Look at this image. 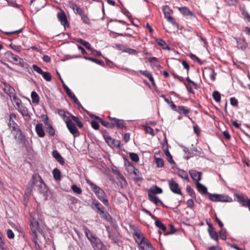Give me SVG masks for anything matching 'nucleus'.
Here are the masks:
<instances>
[{"instance_id": "f257e3e1", "label": "nucleus", "mask_w": 250, "mask_h": 250, "mask_svg": "<svg viewBox=\"0 0 250 250\" xmlns=\"http://www.w3.org/2000/svg\"><path fill=\"white\" fill-rule=\"evenodd\" d=\"M83 229L86 237L91 242L94 250H102L103 244L101 240L95 236L91 231L85 227H83Z\"/></svg>"}, {"instance_id": "f03ea898", "label": "nucleus", "mask_w": 250, "mask_h": 250, "mask_svg": "<svg viewBox=\"0 0 250 250\" xmlns=\"http://www.w3.org/2000/svg\"><path fill=\"white\" fill-rule=\"evenodd\" d=\"M87 183L90 186L92 189L95 192L99 199L101 200L105 206H107L108 205V201L106 198V195L104 191L89 180H87Z\"/></svg>"}, {"instance_id": "7ed1b4c3", "label": "nucleus", "mask_w": 250, "mask_h": 250, "mask_svg": "<svg viewBox=\"0 0 250 250\" xmlns=\"http://www.w3.org/2000/svg\"><path fill=\"white\" fill-rule=\"evenodd\" d=\"M208 195L209 199L213 202H221L228 203L233 202V199H232V198L227 195L218 194L214 193H208Z\"/></svg>"}, {"instance_id": "20e7f679", "label": "nucleus", "mask_w": 250, "mask_h": 250, "mask_svg": "<svg viewBox=\"0 0 250 250\" xmlns=\"http://www.w3.org/2000/svg\"><path fill=\"white\" fill-rule=\"evenodd\" d=\"M3 91L6 94L9 95L11 100L14 101L19 107H20V103L21 101L16 96L15 89L10 85L5 84L3 88Z\"/></svg>"}, {"instance_id": "39448f33", "label": "nucleus", "mask_w": 250, "mask_h": 250, "mask_svg": "<svg viewBox=\"0 0 250 250\" xmlns=\"http://www.w3.org/2000/svg\"><path fill=\"white\" fill-rule=\"evenodd\" d=\"M234 196L235 200L241 204L242 207L248 208L250 205V199L249 198H245L242 194H239L236 193H234Z\"/></svg>"}, {"instance_id": "423d86ee", "label": "nucleus", "mask_w": 250, "mask_h": 250, "mask_svg": "<svg viewBox=\"0 0 250 250\" xmlns=\"http://www.w3.org/2000/svg\"><path fill=\"white\" fill-rule=\"evenodd\" d=\"M31 229L32 233L33 239L35 245H37V240L38 239L37 231H39V224L35 219L31 220Z\"/></svg>"}, {"instance_id": "0eeeda50", "label": "nucleus", "mask_w": 250, "mask_h": 250, "mask_svg": "<svg viewBox=\"0 0 250 250\" xmlns=\"http://www.w3.org/2000/svg\"><path fill=\"white\" fill-rule=\"evenodd\" d=\"M32 67L35 71L42 75L45 80L47 82L51 81L52 76L49 72L43 71L36 64H33Z\"/></svg>"}, {"instance_id": "6e6552de", "label": "nucleus", "mask_w": 250, "mask_h": 250, "mask_svg": "<svg viewBox=\"0 0 250 250\" xmlns=\"http://www.w3.org/2000/svg\"><path fill=\"white\" fill-rule=\"evenodd\" d=\"M38 177L40 178H41V177L37 175L36 174L33 175L31 181L28 183L27 187L25 191V194L27 196H28L31 194L33 189V188L34 186L36 184ZM40 179L42 180L41 179Z\"/></svg>"}, {"instance_id": "1a4fd4ad", "label": "nucleus", "mask_w": 250, "mask_h": 250, "mask_svg": "<svg viewBox=\"0 0 250 250\" xmlns=\"http://www.w3.org/2000/svg\"><path fill=\"white\" fill-rule=\"evenodd\" d=\"M66 124L71 133L76 136L79 135V131L71 120H66Z\"/></svg>"}, {"instance_id": "9d476101", "label": "nucleus", "mask_w": 250, "mask_h": 250, "mask_svg": "<svg viewBox=\"0 0 250 250\" xmlns=\"http://www.w3.org/2000/svg\"><path fill=\"white\" fill-rule=\"evenodd\" d=\"M237 43V47L238 49L244 51L248 47V43L245 38H235Z\"/></svg>"}, {"instance_id": "9b49d317", "label": "nucleus", "mask_w": 250, "mask_h": 250, "mask_svg": "<svg viewBox=\"0 0 250 250\" xmlns=\"http://www.w3.org/2000/svg\"><path fill=\"white\" fill-rule=\"evenodd\" d=\"M168 185L170 190L175 193L181 194V191L179 188V185L177 182L173 179H171L168 181Z\"/></svg>"}, {"instance_id": "f8f14e48", "label": "nucleus", "mask_w": 250, "mask_h": 250, "mask_svg": "<svg viewBox=\"0 0 250 250\" xmlns=\"http://www.w3.org/2000/svg\"><path fill=\"white\" fill-rule=\"evenodd\" d=\"M134 236H135V239L136 242L140 246V248L143 250H145L144 246H142L143 244V242L144 241L145 237L143 236V234L140 231H137L134 233Z\"/></svg>"}, {"instance_id": "ddd939ff", "label": "nucleus", "mask_w": 250, "mask_h": 250, "mask_svg": "<svg viewBox=\"0 0 250 250\" xmlns=\"http://www.w3.org/2000/svg\"><path fill=\"white\" fill-rule=\"evenodd\" d=\"M192 179L196 182L199 181L201 179L202 173L201 172L196 171V170H190L188 171Z\"/></svg>"}, {"instance_id": "4468645a", "label": "nucleus", "mask_w": 250, "mask_h": 250, "mask_svg": "<svg viewBox=\"0 0 250 250\" xmlns=\"http://www.w3.org/2000/svg\"><path fill=\"white\" fill-rule=\"evenodd\" d=\"M63 87L66 94L74 101V103L79 104L80 103L79 102L78 99L76 97L74 94L71 92L68 86L65 84H63Z\"/></svg>"}, {"instance_id": "2eb2a0df", "label": "nucleus", "mask_w": 250, "mask_h": 250, "mask_svg": "<svg viewBox=\"0 0 250 250\" xmlns=\"http://www.w3.org/2000/svg\"><path fill=\"white\" fill-rule=\"evenodd\" d=\"M107 230L108 233L109 237L115 243H118L119 241L118 238V233L115 229H113L111 232L110 231L109 227H107Z\"/></svg>"}, {"instance_id": "dca6fc26", "label": "nucleus", "mask_w": 250, "mask_h": 250, "mask_svg": "<svg viewBox=\"0 0 250 250\" xmlns=\"http://www.w3.org/2000/svg\"><path fill=\"white\" fill-rule=\"evenodd\" d=\"M10 128H12V130L16 132V134H15V138H17V137L20 139H22V134L19 128V126L16 124L15 122H13V126H12Z\"/></svg>"}, {"instance_id": "f3484780", "label": "nucleus", "mask_w": 250, "mask_h": 250, "mask_svg": "<svg viewBox=\"0 0 250 250\" xmlns=\"http://www.w3.org/2000/svg\"><path fill=\"white\" fill-rule=\"evenodd\" d=\"M57 17L61 23L65 27L66 25H68L67 18L64 12H60L57 14Z\"/></svg>"}, {"instance_id": "a211bd4d", "label": "nucleus", "mask_w": 250, "mask_h": 250, "mask_svg": "<svg viewBox=\"0 0 250 250\" xmlns=\"http://www.w3.org/2000/svg\"><path fill=\"white\" fill-rule=\"evenodd\" d=\"M36 131L40 137H43L45 136V132L43 129V125L41 123L38 124L35 127Z\"/></svg>"}, {"instance_id": "6ab92c4d", "label": "nucleus", "mask_w": 250, "mask_h": 250, "mask_svg": "<svg viewBox=\"0 0 250 250\" xmlns=\"http://www.w3.org/2000/svg\"><path fill=\"white\" fill-rule=\"evenodd\" d=\"M199 87H200V86L197 83H194V82H193L192 81H191V80H190L188 78V92H189L192 93V94H194V92L193 91V88H194V89H198Z\"/></svg>"}, {"instance_id": "aec40b11", "label": "nucleus", "mask_w": 250, "mask_h": 250, "mask_svg": "<svg viewBox=\"0 0 250 250\" xmlns=\"http://www.w3.org/2000/svg\"><path fill=\"white\" fill-rule=\"evenodd\" d=\"M196 186L198 191L201 194H206L209 193L208 192L207 188L203 184L197 182L196 183Z\"/></svg>"}, {"instance_id": "412c9836", "label": "nucleus", "mask_w": 250, "mask_h": 250, "mask_svg": "<svg viewBox=\"0 0 250 250\" xmlns=\"http://www.w3.org/2000/svg\"><path fill=\"white\" fill-rule=\"evenodd\" d=\"M53 156L56 160L61 165H63L64 163L63 158L62 157L60 154L56 150H54L52 152Z\"/></svg>"}, {"instance_id": "4be33fe9", "label": "nucleus", "mask_w": 250, "mask_h": 250, "mask_svg": "<svg viewBox=\"0 0 250 250\" xmlns=\"http://www.w3.org/2000/svg\"><path fill=\"white\" fill-rule=\"evenodd\" d=\"M162 192L163 190L161 188L157 186H155L150 188L148 192V194L155 195V194H156L162 193Z\"/></svg>"}, {"instance_id": "5701e85b", "label": "nucleus", "mask_w": 250, "mask_h": 250, "mask_svg": "<svg viewBox=\"0 0 250 250\" xmlns=\"http://www.w3.org/2000/svg\"><path fill=\"white\" fill-rule=\"evenodd\" d=\"M93 208L97 210L98 213L101 214L104 213V208L98 202L93 204Z\"/></svg>"}, {"instance_id": "b1692460", "label": "nucleus", "mask_w": 250, "mask_h": 250, "mask_svg": "<svg viewBox=\"0 0 250 250\" xmlns=\"http://www.w3.org/2000/svg\"><path fill=\"white\" fill-rule=\"evenodd\" d=\"M156 42L164 49L170 50V48L168 46L166 42L162 39H156Z\"/></svg>"}, {"instance_id": "393cba45", "label": "nucleus", "mask_w": 250, "mask_h": 250, "mask_svg": "<svg viewBox=\"0 0 250 250\" xmlns=\"http://www.w3.org/2000/svg\"><path fill=\"white\" fill-rule=\"evenodd\" d=\"M113 119L114 121L113 124H115V126L121 128L125 127V123L123 120L116 118H114Z\"/></svg>"}, {"instance_id": "a878e982", "label": "nucleus", "mask_w": 250, "mask_h": 250, "mask_svg": "<svg viewBox=\"0 0 250 250\" xmlns=\"http://www.w3.org/2000/svg\"><path fill=\"white\" fill-rule=\"evenodd\" d=\"M208 231L210 237L212 239L217 241L218 240V236L217 232L215 231L214 229H208Z\"/></svg>"}, {"instance_id": "bb28decb", "label": "nucleus", "mask_w": 250, "mask_h": 250, "mask_svg": "<svg viewBox=\"0 0 250 250\" xmlns=\"http://www.w3.org/2000/svg\"><path fill=\"white\" fill-rule=\"evenodd\" d=\"M140 72L141 74H142L143 75L147 77V78L149 79V80L151 82V83L152 84L154 83V80L153 78L150 73L148 72L147 70H145V71L140 70Z\"/></svg>"}, {"instance_id": "cd10ccee", "label": "nucleus", "mask_w": 250, "mask_h": 250, "mask_svg": "<svg viewBox=\"0 0 250 250\" xmlns=\"http://www.w3.org/2000/svg\"><path fill=\"white\" fill-rule=\"evenodd\" d=\"M150 200L153 202L156 205H157L158 203H160L163 204L162 201L155 195H151L150 194H148Z\"/></svg>"}, {"instance_id": "c85d7f7f", "label": "nucleus", "mask_w": 250, "mask_h": 250, "mask_svg": "<svg viewBox=\"0 0 250 250\" xmlns=\"http://www.w3.org/2000/svg\"><path fill=\"white\" fill-rule=\"evenodd\" d=\"M188 56L193 61V62H197V63H198L199 64H202V61L195 55L190 53V54H188Z\"/></svg>"}, {"instance_id": "c756f323", "label": "nucleus", "mask_w": 250, "mask_h": 250, "mask_svg": "<svg viewBox=\"0 0 250 250\" xmlns=\"http://www.w3.org/2000/svg\"><path fill=\"white\" fill-rule=\"evenodd\" d=\"M177 173L182 178L188 180V173L186 171L178 169Z\"/></svg>"}, {"instance_id": "7c9ffc66", "label": "nucleus", "mask_w": 250, "mask_h": 250, "mask_svg": "<svg viewBox=\"0 0 250 250\" xmlns=\"http://www.w3.org/2000/svg\"><path fill=\"white\" fill-rule=\"evenodd\" d=\"M142 246H144L145 250L146 249V250H154L153 247L152 246L149 242L145 239H144L143 244Z\"/></svg>"}, {"instance_id": "2f4dec72", "label": "nucleus", "mask_w": 250, "mask_h": 250, "mask_svg": "<svg viewBox=\"0 0 250 250\" xmlns=\"http://www.w3.org/2000/svg\"><path fill=\"white\" fill-rule=\"evenodd\" d=\"M53 174L54 176V178L56 180H61V172L59 169L56 168L53 170Z\"/></svg>"}, {"instance_id": "473e14b6", "label": "nucleus", "mask_w": 250, "mask_h": 250, "mask_svg": "<svg viewBox=\"0 0 250 250\" xmlns=\"http://www.w3.org/2000/svg\"><path fill=\"white\" fill-rule=\"evenodd\" d=\"M6 54L7 55V56L10 57L11 59H12L16 63H17V62H18L19 60L20 59V58L19 56L13 54L12 52H11L10 51L6 52Z\"/></svg>"}, {"instance_id": "72a5a7b5", "label": "nucleus", "mask_w": 250, "mask_h": 250, "mask_svg": "<svg viewBox=\"0 0 250 250\" xmlns=\"http://www.w3.org/2000/svg\"><path fill=\"white\" fill-rule=\"evenodd\" d=\"M212 97L213 100L216 102H220L221 100V95L220 93L217 91H214L212 93Z\"/></svg>"}, {"instance_id": "f704fd0d", "label": "nucleus", "mask_w": 250, "mask_h": 250, "mask_svg": "<svg viewBox=\"0 0 250 250\" xmlns=\"http://www.w3.org/2000/svg\"><path fill=\"white\" fill-rule=\"evenodd\" d=\"M32 102L33 103L38 104L39 102V97L37 93L35 91H32L31 95Z\"/></svg>"}, {"instance_id": "c9c22d12", "label": "nucleus", "mask_w": 250, "mask_h": 250, "mask_svg": "<svg viewBox=\"0 0 250 250\" xmlns=\"http://www.w3.org/2000/svg\"><path fill=\"white\" fill-rule=\"evenodd\" d=\"M77 42H78L81 43L82 45H83L87 49L91 50V45L89 42H88L85 41H83V40H82L81 39H78Z\"/></svg>"}, {"instance_id": "e433bc0d", "label": "nucleus", "mask_w": 250, "mask_h": 250, "mask_svg": "<svg viewBox=\"0 0 250 250\" xmlns=\"http://www.w3.org/2000/svg\"><path fill=\"white\" fill-rule=\"evenodd\" d=\"M188 119H190L192 121V123L193 124V130H194V133L197 135V136H199L200 133V128L198 126V125L197 124H195L194 122L192 121V120L191 118H190L189 117H188Z\"/></svg>"}, {"instance_id": "4c0bfd02", "label": "nucleus", "mask_w": 250, "mask_h": 250, "mask_svg": "<svg viewBox=\"0 0 250 250\" xmlns=\"http://www.w3.org/2000/svg\"><path fill=\"white\" fill-rule=\"evenodd\" d=\"M46 130L47 133L49 134L50 136H54L55 135V129L51 124L46 126Z\"/></svg>"}, {"instance_id": "58836bf2", "label": "nucleus", "mask_w": 250, "mask_h": 250, "mask_svg": "<svg viewBox=\"0 0 250 250\" xmlns=\"http://www.w3.org/2000/svg\"><path fill=\"white\" fill-rule=\"evenodd\" d=\"M73 9L74 10H75V13L79 14L81 16L84 14L83 10L78 7L76 4L73 5Z\"/></svg>"}, {"instance_id": "ea45409f", "label": "nucleus", "mask_w": 250, "mask_h": 250, "mask_svg": "<svg viewBox=\"0 0 250 250\" xmlns=\"http://www.w3.org/2000/svg\"><path fill=\"white\" fill-rule=\"evenodd\" d=\"M71 117L72 119L76 123L77 125L80 127L82 128L83 126V124L80 120L79 118L78 117L74 116L72 115H71Z\"/></svg>"}, {"instance_id": "a19ab883", "label": "nucleus", "mask_w": 250, "mask_h": 250, "mask_svg": "<svg viewBox=\"0 0 250 250\" xmlns=\"http://www.w3.org/2000/svg\"><path fill=\"white\" fill-rule=\"evenodd\" d=\"M58 114L62 117L64 121L66 123V120H69V117L66 116L65 112L63 110L59 109L58 111Z\"/></svg>"}, {"instance_id": "79ce46f5", "label": "nucleus", "mask_w": 250, "mask_h": 250, "mask_svg": "<svg viewBox=\"0 0 250 250\" xmlns=\"http://www.w3.org/2000/svg\"><path fill=\"white\" fill-rule=\"evenodd\" d=\"M102 125H103L104 126L108 127V128H113L115 126V124H113V123H110L108 122L105 121L104 120H101V123Z\"/></svg>"}, {"instance_id": "37998d69", "label": "nucleus", "mask_w": 250, "mask_h": 250, "mask_svg": "<svg viewBox=\"0 0 250 250\" xmlns=\"http://www.w3.org/2000/svg\"><path fill=\"white\" fill-rule=\"evenodd\" d=\"M163 10L165 16V18L170 16L171 10L169 7L167 5H165L163 8Z\"/></svg>"}, {"instance_id": "c03bdc74", "label": "nucleus", "mask_w": 250, "mask_h": 250, "mask_svg": "<svg viewBox=\"0 0 250 250\" xmlns=\"http://www.w3.org/2000/svg\"><path fill=\"white\" fill-rule=\"evenodd\" d=\"M85 58L88 60L91 61L93 62H94L95 63L98 64H100L101 65H103L104 64V62L102 60H99L94 59L93 58H90V57H87V58L85 57Z\"/></svg>"}, {"instance_id": "a18cd8bd", "label": "nucleus", "mask_w": 250, "mask_h": 250, "mask_svg": "<svg viewBox=\"0 0 250 250\" xmlns=\"http://www.w3.org/2000/svg\"><path fill=\"white\" fill-rule=\"evenodd\" d=\"M176 8L179 10V11L182 15L186 16L188 14V8L187 7H176Z\"/></svg>"}, {"instance_id": "49530a36", "label": "nucleus", "mask_w": 250, "mask_h": 250, "mask_svg": "<svg viewBox=\"0 0 250 250\" xmlns=\"http://www.w3.org/2000/svg\"><path fill=\"white\" fill-rule=\"evenodd\" d=\"M155 225L159 228L160 229H161L163 231H165L167 229L166 227L160 221L158 220L155 221Z\"/></svg>"}, {"instance_id": "de8ad7c7", "label": "nucleus", "mask_w": 250, "mask_h": 250, "mask_svg": "<svg viewBox=\"0 0 250 250\" xmlns=\"http://www.w3.org/2000/svg\"><path fill=\"white\" fill-rule=\"evenodd\" d=\"M129 157L132 161L137 162L139 161V158L138 155L134 153H130Z\"/></svg>"}, {"instance_id": "09e8293b", "label": "nucleus", "mask_w": 250, "mask_h": 250, "mask_svg": "<svg viewBox=\"0 0 250 250\" xmlns=\"http://www.w3.org/2000/svg\"><path fill=\"white\" fill-rule=\"evenodd\" d=\"M71 188L75 193H76L79 194L82 193V189H81V188L77 187L75 185H72Z\"/></svg>"}, {"instance_id": "8fccbe9b", "label": "nucleus", "mask_w": 250, "mask_h": 250, "mask_svg": "<svg viewBox=\"0 0 250 250\" xmlns=\"http://www.w3.org/2000/svg\"><path fill=\"white\" fill-rule=\"evenodd\" d=\"M180 114H184L187 115L188 113V110L182 106H178L177 110Z\"/></svg>"}, {"instance_id": "3c124183", "label": "nucleus", "mask_w": 250, "mask_h": 250, "mask_svg": "<svg viewBox=\"0 0 250 250\" xmlns=\"http://www.w3.org/2000/svg\"><path fill=\"white\" fill-rule=\"evenodd\" d=\"M155 163L158 167H163L164 166V161L159 158H155Z\"/></svg>"}, {"instance_id": "603ef678", "label": "nucleus", "mask_w": 250, "mask_h": 250, "mask_svg": "<svg viewBox=\"0 0 250 250\" xmlns=\"http://www.w3.org/2000/svg\"><path fill=\"white\" fill-rule=\"evenodd\" d=\"M209 70L210 71L209 77L212 81H214L215 80V76L216 75V73L215 72L214 70L212 68H209Z\"/></svg>"}, {"instance_id": "864d4df0", "label": "nucleus", "mask_w": 250, "mask_h": 250, "mask_svg": "<svg viewBox=\"0 0 250 250\" xmlns=\"http://www.w3.org/2000/svg\"><path fill=\"white\" fill-rule=\"evenodd\" d=\"M41 118L46 126L50 125L48 121V118L47 115L43 114L41 116Z\"/></svg>"}, {"instance_id": "5fc2aeb1", "label": "nucleus", "mask_w": 250, "mask_h": 250, "mask_svg": "<svg viewBox=\"0 0 250 250\" xmlns=\"http://www.w3.org/2000/svg\"><path fill=\"white\" fill-rule=\"evenodd\" d=\"M169 226V228L170 229V231H167V232H166L165 233V235L172 234L174 233V232H175L176 231V230L175 229V227L173 226V225L170 224Z\"/></svg>"}, {"instance_id": "6e6d98bb", "label": "nucleus", "mask_w": 250, "mask_h": 250, "mask_svg": "<svg viewBox=\"0 0 250 250\" xmlns=\"http://www.w3.org/2000/svg\"><path fill=\"white\" fill-rule=\"evenodd\" d=\"M219 233L220 234L221 239H222L223 240H225L227 239V237H226V231L225 230H224L223 229H221L219 231Z\"/></svg>"}, {"instance_id": "4d7b16f0", "label": "nucleus", "mask_w": 250, "mask_h": 250, "mask_svg": "<svg viewBox=\"0 0 250 250\" xmlns=\"http://www.w3.org/2000/svg\"><path fill=\"white\" fill-rule=\"evenodd\" d=\"M229 6L235 5L237 3V0H224Z\"/></svg>"}, {"instance_id": "13d9d810", "label": "nucleus", "mask_w": 250, "mask_h": 250, "mask_svg": "<svg viewBox=\"0 0 250 250\" xmlns=\"http://www.w3.org/2000/svg\"><path fill=\"white\" fill-rule=\"evenodd\" d=\"M81 18H82V20L83 21V22H84L85 23H86L87 24H90V21H89L88 18L84 14H83L81 16Z\"/></svg>"}, {"instance_id": "bf43d9fd", "label": "nucleus", "mask_w": 250, "mask_h": 250, "mask_svg": "<svg viewBox=\"0 0 250 250\" xmlns=\"http://www.w3.org/2000/svg\"><path fill=\"white\" fill-rule=\"evenodd\" d=\"M144 129L146 131V132L148 133H149L150 134H151V135L152 136H154V132H153V129L150 127V126H145L144 127Z\"/></svg>"}, {"instance_id": "052dcab7", "label": "nucleus", "mask_w": 250, "mask_h": 250, "mask_svg": "<svg viewBox=\"0 0 250 250\" xmlns=\"http://www.w3.org/2000/svg\"><path fill=\"white\" fill-rule=\"evenodd\" d=\"M124 52L128 53L129 54L137 55V52L136 50L131 48H126L124 50Z\"/></svg>"}, {"instance_id": "680f3d73", "label": "nucleus", "mask_w": 250, "mask_h": 250, "mask_svg": "<svg viewBox=\"0 0 250 250\" xmlns=\"http://www.w3.org/2000/svg\"><path fill=\"white\" fill-rule=\"evenodd\" d=\"M230 103L231 105L233 106H237L238 104L237 100L234 97L230 98Z\"/></svg>"}, {"instance_id": "e2e57ef3", "label": "nucleus", "mask_w": 250, "mask_h": 250, "mask_svg": "<svg viewBox=\"0 0 250 250\" xmlns=\"http://www.w3.org/2000/svg\"><path fill=\"white\" fill-rule=\"evenodd\" d=\"M13 118H16V115L14 114H12L10 115L9 122L8 123V126L9 127H11L12 126H13V122H14L12 120Z\"/></svg>"}, {"instance_id": "0e129e2a", "label": "nucleus", "mask_w": 250, "mask_h": 250, "mask_svg": "<svg viewBox=\"0 0 250 250\" xmlns=\"http://www.w3.org/2000/svg\"><path fill=\"white\" fill-rule=\"evenodd\" d=\"M188 195L193 198H196L195 193L194 190L190 187H188Z\"/></svg>"}, {"instance_id": "69168bd1", "label": "nucleus", "mask_w": 250, "mask_h": 250, "mask_svg": "<svg viewBox=\"0 0 250 250\" xmlns=\"http://www.w3.org/2000/svg\"><path fill=\"white\" fill-rule=\"evenodd\" d=\"M7 237L10 239H13L15 236V235H14L13 232L10 229H9L7 230Z\"/></svg>"}, {"instance_id": "338daca9", "label": "nucleus", "mask_w": 250, "mask_h": 250, "mask_svg": "<svg viewBox=\"0 0 250 250\" xmlns=\"http://www.w3.org/2000/svg\"><path fill=\"white\" fill-rule=\"evenodd\" d=\"M166 18L167 19V20L169 22L171 23L173 25H175V26L177 25L176 22L174 21V19L173 18V17L170 16V15L168 16V17H166Z\"/></svg>"}, {"instance_id": "774afa93", "label": "nucleus", "mask_w": 250, "mask_h": 250, "mask_svg": "<svg viewBox=\"0 0 250 250\" xmlns=\"http://www.w3.org/2000/svg\"><path fill=\"white\" fill-rule=\"evenodd\" d=\"M92 127L95 129H98L99 128V125L96 121H92L91 123Z\"/></svg>"}]
</instances>
